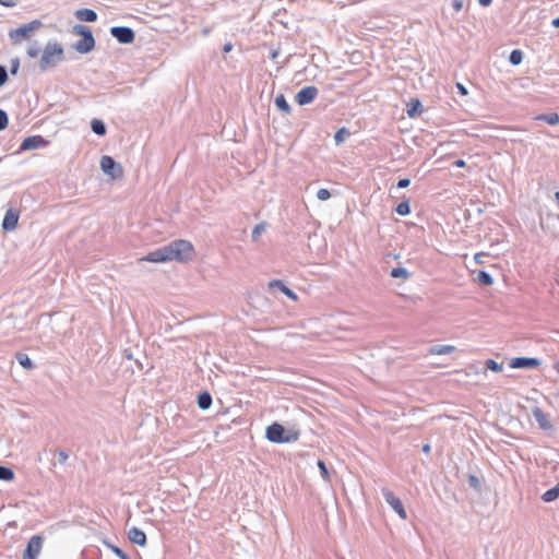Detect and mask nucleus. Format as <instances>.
I'll list each match as a JSON object with an SVG mask.
<instances>
[{
  "label": "nucleus",
  "instance_id": "1",
  "mask_svg": "<svg viewBox=\"0 0 559 559\" xmlns=\"http://www.w3.org/2000/svg\"><path fill=\"white\" fill-rule=\"evenodd\" d=\"M194 254V248L188 240L178 239L170 243L160 247L141 259V261H147L153 263H165L169 261H177L179 263H186L191 261Z\"/></svg>",
  "mask_w": 559,
  "mask_h": 559
},
{
  "label": "nucleus",
  "instance_id": "2",
  "mask_svg": "<svg viewBox=\"0 0 559 559\" xmlns=\"http://www.w3.org/2000/svg\"><path fill=\"white\" fill-rule=\"evenodd\" d=\"M63 58L64 51L62 46L57 41H48L39 59V69L47 71L48 69L55 68Z\"/></svg>",
  "mask_w": 559,
  "mask_h": 559
},
{
  "label": "nucleus",
  "instance_id": "3",
  "mask_svg": "<svg viewBox=\"0 0 559 559\" xmlns=\"http://www.w3.org/2000/svg\"><path fill=\"white\" fill-rule=\"evenodd\" d=\"M300 432L297 429H286L278 423H273L266 428L265 437L273 443H290L299 439Z\"/></svg>",
  "mask_w": 559,
  "mask_h": 559
},
{
  "label": "nucleus",
  "instance_id": "4",
  "mask_svg": "<svg viewBox=\"0 0 559 559\" xmlns=\"http://www.w3.org/2000/svg\"><path fill=\"white\" fill-rule=\"evenodd\" d=\"M72 33L76 36H82V39L78 40L73 48L79 53H88L91 52L95 47V38L93 36L92 31L83 25V24H76L72 28Z\"/></svg>",
  "mask_w": 559,
  "mask_h": 559
},
{
  "label": "nucleus",
  "instance_id": "5",
  "mask_svg": "<svg viewBox=\"0 0 559 559\" xmlns=\"http://www.w3.org/2000/svg\"><path fill=\"white\" fill-rule=\"evenodd\" d=\"M100 168L104 174L110 176L112 179H120L123 177V168L111 156L104 155L100 158Z\"/></svg>",
  "mask_w": 559,
  "mask_h": 559
},
{
  "label": "nucleus",
  "instance_id": "6",
  "mask_svg": "<svg viewBox=\"0 0 559 559\" xmlns=\"http://www.w3.org/2000/svg\"><path fill=\"white\" fill-rule=\"evenodd\" d=\"M39 20H33L27 24H23L20 27L10 31L9 36L12 40L17 41L20 37L28 38L31 34L41 27Z\"/></svg>",
  "mask_w": 559,
  "mask_h": 559
},
{
  "label": "nucleus",
  "instance_id": "7",
  "mask_svg": "<svg viewBox=\"0 0 559 559\" xmlns=\"http://www.w3.org/2000/svg\"><path fill=\"white\" fill-rule=\"evenodd\" d=\"M382 496L385 502L400 515L401 519L406 520L407 513L400 498L388 488L382 489Z\"/></svg>",
  "mask_w": 559,
  "mask_h": 559
},
{
  "label": "nucleus",
  "instance_id": "8",
  "mask_svg": "<svg viewBox=\"0 0 559 559\" xmlns=\"http://www.w3.org/2000/svg\"><path fill=\"white\" fill-rule=\"evenodd\" d=\"M44 538L40 535H34L27 543L23 554V559H36L40 554Z\"/></svg>",
  "mask_w": 559,
  "mask_h": 559
},
{
  "label": "nucleus",
  "instance_id": "9",
  "mask_svg": "<svg viewBox=\"0 0 559 559\" xmlns=\"http://www.w3.org/2000/svg\"><path fill=\"white\" fill-rule=\"evenodd\" d=\"M110 34L120 44H131L134 40V32L128 26H114L110 28Z\"/></svg>",
  "mask_w": 559,
  "mask_h": 559
},
{
  "label": "nucleus",
  "instance_id": "10",
  "mask_svg": "<svg viewBox=\"0 0 559 559\" xmlns=\"http://www.w3.org/2000/svg\"><path fill=\"white\" fill-rule=\"evenodd\" d=\"M318 94H319L318 88L316 86L309 85V86L301 88L297 93L295 100L300 106L308 105L316 99Z\"/></svg>",
  "mask_w": 559,
  "mask_h": 559
},
{
  "label": "nucleus",
  "instance_id": "11",
  "mask_svg": "<svg viewBox=\"0 0 559 559\" xmlns=\"http://www.w3.org/2000/svg\"><path fill=\"white\" fill-rule=\"evenodd\" d=\"M539 365V359L531 357H515L510 361V367L514 369H533Z\"/></svg>",
  "mask_w": 559,
  "mask_h": 559
},
{
  "label": "nucleus",
  "instance_id": "12",
  "mask_svg": "<svg viewBox=\"0 0 559 559\" xmlns=\"http://www.w3.org/2000/svg\"><path fill=\"white\" fill-rule=\"evenodd\" d=\"M47 144V141L41 135H32L23 140L20 146V151H32L43 147Z\"/></svg>",
  "mask_w": 559,
  "mask_h": 559
},
{
  "label": "nucleus",
  "instance_id": "13",
  "mask_svg": "<svg viewBox=\"0 0 559 559\" xmlns=\"http://www.w3.org/2000/svg\"><path fill=\"white\" fill-rule=\"evenodd\" d=\"M532 414L540 429L546 431L552 430L554 426L550 421L549 415L546 414L543 409L539 407H534Z\"/></svg>",
  "mask_w": 559,
  "mask_h": 559
},
{
  "label": "nucleus",
  "instance_id": "14",
  "mask_svg": "<svg viewBox=\"0 0 559 559\" xmlns=\"http://www.w3.org/2000/svg\"><path fill=\"white\" fill-rule=\"evenodd\" d=\"M17 222H19V213L13 209H9L5 212V215H4V218L2 222L3 230H5V231L14 230L16 228Z\"/></svg>",
  "mask_w": 559,
  "mask_h": 559
},
{
  "label": "nucleus",
  "instance_id": "15",
  "mask_svg": "<svg viewBox=\"0 0 559 559\" xmlns=\"http://www.w3.org/2000/svg\"><path fill=\"white\" fill-rule=\"evenodd\" d=\"M269 288L270 289H278L281 290L283 294H285L288 298H290L292 300H297V295L296 293H294L289 287H287L283 281L281 280H273L269 283Z\"/></svg>",
  "mask_w": 559,
  "mask_h": 559
},
{
  "label": "nucleus",
  "instance_id": "16",
  "mask_svg": "<svg viewBox=\"0 0 559 559\" xmlns=\"http://www.w3.org/2000/svg\"><path fill=\"white\" fill-rule=\"evenodd\" d=\"M129 539L139 546H145L146 545V535L145 533L138 528V527H131L128 532Z\"/></svg>",
  "mask_w": 559,
  "mask_h": 559
},
{
  "label": "nucleus",
  "instance_id": "17",
  "mask_svg": "<svg viewBox=\"0 0 559 559\" xmlns=\"http://www.w3.org/2000/svg\"><path fill=\"white\" fill-rule=\"evenodd\" d=\"M75 16L84 22H95L97 20V13L92 9H80L75 12Z\"/></svg>",
  "mask_w": 559,
  "mask_h": 559
},
{
  "label": "nucleus",
  "instance_id": "18",
  "mask_svg": "<svg viewBox=\"0 0 559 559\" xmlns=\"http://www.w3.org/2000/svg\"><path fill=\"white\" fill-rule=\"evenodd\" d=\"M455 350L453 345H433L429 348L430 355H449Z\"/></svg>",
  "mask_w": 559,
  "mask_h": 559
},
{
  "label": "nucleus",
  "instance_id": "19",
  "mask_svg": "<svg viewBox=\"0 0 559 559\" xmlns=\"http://www.w3.org/2000/svg\"><path fill=\"white\" fill-rule=\"evenodd\" d=\"M558 498H559V481L552 488L546 490L542 496V499L545 502H551Z\"/></svg>",
  "mask_w": 559,
  "mask_h": 559
},
{
  "label": "nucleus",
  "instance_id": "20",
  "mask_svg": "<svg viewBox=\"0 0 559 559\" xmlns=\"http://www.w3.org/2000/svg\"><path fill=\"white\" fill-rule=\"evenodd\" d=\"M212 405V395L209 393V392H202L199 396H198V406L205 411V409H209Z\"/></svg>",
  "mask_w": 559,
  "mask_h": 559
},
{
  "label": "nucleus",
  "instance_id": "21",
  "mask_svg": "<svg viewBox=\"0 0 559 559\" xmlns=\"http://www.w3.org/2000/svg\"><path fill=\"white\" fill-rule=\"evenodd\" d=\"M536 120H542V121L547 122L550 126H556L559 123V115L556 112L542 114L536 117Z\"/></svg>",
  "mask_w": 559,
  "mask_h": 559
},
{
  "label": "nucleus",
  "instance_id": "22",
  "mask_svg": "<svg viewBox=\"0 0 559 559\" xmlns=\"http://www.w3.org/2000/svg\"><path fill=\"white\" fill-rule=\"evenodd\" d=\"M92 131L97 135H105L106 134V126L105 123L99 119H93L91 122Z\"/></svg>",
  "mask_w": 559,
  "mask_h": 559
},
{
  "label": "nucleus",
  "instance_id": "23",
  "mask_svg": "<svg viewBox=\"0 0 559 559\" xmlns=\"http://www.w3.org/2000/svg\"><path fill=\"white\" fill-rule=\"evenodd\" d=\"M275 105L283 112L290 114V106L283 94H280L275 97Z\"/></svg>",
  "mask_w": 559,
  "mask_h": 559
},
{
  "label": "nucleus",
  "instance_id": "24",
  "mask_svg": "<svg viewBox=\"0 0 559 559\" xmlns=\"http://www.w3.org/2000/svg\"><path fill=\"white\" fill-rule=\"evenodd\" d=\"M15 357H16V360L19 361V364L23 368H25L27 370H31L34 368V364H33L32 359L26 354L17 353Z\"/></svg>",
  "mask_w": 559,
  "mask_h": 559
},
{
  "label": "nucleus",
  "instance_id": "25",
  "mask_svg": "<svg viewBox=\"0 0 559 559\" xmlns=\"http://www.w3.org/2000/svg\"><path fill=\"white\" fill-rule=\"evenodd\" d=\"M350 135V132L347 128L342 127L338 129L334 134V141L337 145L343 143L348 136Z\"/></svg>",
  "mask_w": 559,
  "mask_h": 559
},
{
  "label": "nucleus",
  "instance_id": "26",
  "mask_svg": "<svg viewBox=\"0 0 559 559\" xmlns=\"http://www.w3.org/2000/svg\"><path fill=\"white\" fill-rule=\"evenodd\" d=\"M478 283L490 286L493 283L492 276L486 271H479L477 274Z\"/></svg>",
  "mask_w": 559,
  "mask_h": 559
},
{
  "label": "nucleus",
  "instance_id": "27",
  "mask_svg": "<svg viewBox=\"0 0 559 559\" xmlns=\"http://www.w3.org/2000/svg\"><path fill=\"white\" fill-rule=\"evenodd\" d=\"M14 479V472L7 466L0 465V480L10 481Z\"/></svg>",
  "mask_w": 559,
  "mask_h": 559
},
{
  "label": "nucleus",
  "instance_id": "28",
  "mask_svg": "<svg viewBox=\"0 0 559 559\" xmlns=\"http://www.w3.org/2000/svg\"><path fill=\"white\" fill-rule=\"evenodd\" d=\"M395 211L397 214L405 216L411 213V204L408 200H404L401 203L397 204L395 207Z\"/></svg>",
  "mask_w": 559,
  "mask_h": 559
},
{
  "label": "nucleus",
  "instance_id": "29",
  "mask_svg": "<svg viewBox=\"0 0 559 559\" xmlns=\"http://www.w3.org/2000/svg\"><path fill=\"white\" fill-rule=\"evenodd\" d=\"M390 275L393 278H408L409 272L405 267H394L391 270Z\"/></svg>",
  "mask_w": 559,
  "mask_h": 559
},
{
  "label": "nucleus",
  "instance_id": "30",
  "mask_svg": "<svg viewBox=\"0 0 559 559\" xmlns=\"http://www.w3.org/2000/svg\"><path fill=\"white\" fill-rule=\"evenodd\" d=\"M522 60H523V53L521 50L514 49L511 51V53L509 56V61L511 64L518 66L522 62Z\"/></svg>",
  "mask_w": 559,
  "mask_h": 559
},
{
  "label": "nucleus",
  "instance_id": "31",
  "mask_svg": "<svg viewBox=\"0 0 559 559\" xmlns=\"http://www.w3.org/2000/svg\"><path fill=\"white\" fill-rule=\"evenodd\" d=\"M265 229H266V224L264 222L255 225L252 230V234H251L252 240L257 241L259 239V237L261 236V234H263L265 231Z\"/></svg>",
  "mask_w": 559,
  "mask_h": 559
},
{
  "label": "nucleus",
  "instance_id": "32",
  "mask_svg": "<svg viewBox=\"0 0 559 559\" xmlns=\"http://www.w3.org/2000/svg\"><path fill=\"white\" fill-rule=\"evenodd\" d=\"M421 106L420 102L419 100H412L408 105H407V114L409 117H415L417 115V110L418 108Z\"/></svg>",
  "mask_w": 559,
  "mask_h": 559
},
{
  "label": "nucleus",
  "instance_id": "33",
  "mask_svg": "<svg viewBox=\"0 0 559 559\" xmlns=\"http://www.w3.org/2000/svg\"><path fill=\"white\" fill-rule=\"evenodd\" d=\"M320 472H321V476L322 478L325 480V481H330L331 479V476H330V472L325 465V463L322 461V460H319L318 463H317Z\"/></svg>",
  "mask_w": 559,
  "mask_h": 559
},
{
  "label": "nucleus",
  "instance_id": "34",
  "mask_svg": "<svg viewBox=\"0 0 559 559\" xmlns=\"http://www.w3.org/2000/svg\"><path fill=\"white\" fill-rule=\"evenodd\" d=\"M106 545L120 559H130V557L121 548H119L110 543H106Z\"/></svg>",
  "mask_w": 559,
  "mask_h": 559
},
{
  "label": "nucleus",
  "instance_id": "35",
  "mask_svg": "<svg viewBox=\"0 0 559 559\" xmlns=\"http://www.w3.org/2000/svg\"><path fill=\"white\" fill-rule=\"evenodd\" d=\"M468 485L474 488L476 491H480L481 489V484H480V480L477 476L471 474L468 476Z\"/></svg>",
  "mask_w": 559,
  "mask_h": 559
},
{
  "label": "nucleus",
  "instance_id": "36",
  "mask_svg": "<svg viewBox=\"0 0 559 559\" xmlns=\"http://www.w3.org/2000/svg\"><path fill=\"white\" fill-rule=\"evenodd\" d=\"M486 367L491 370V371H495V372H500L502 370V365L497 362L496 360L493 359H488L486 361Z\"/></svg>",
  "mask_w": 559,
  "mask_h": 559
},
{
  "label": "nucleus",
  "instance_id": "37",
  "mask_svg": "<svg viewBox=\"0 0 559 559\" xmlns=\"http://www.w3.org/2000/svg\"><path fill=\"white\" fill-rule=\"evenodd\" d=\"M39 52H40V48L37 45V43H34V44L29 45V47L27 48V56L29 58L38 57Z\"/></svg>",
  "mask_w": 559,
  "mask_h": 559
},
{
  "label": "nucleus",
  "instance_id": "38",
  "mask_svg": "<svg viewBox=\"0 0 559 559\" xmlns=\"http://www.w3.org/2000/svg\"><path fill=\"white\" fill-rule=\"evenodd\" d=\"M9 124V117L5 110L0 109V131L4 130Z\"/></svg>",
  "mask_w": 559,
  "mask_h": 559
},
{
  "label": "nucleus",
  "instance_id": "39",
  "mask_svg": "<svg viewBox=\"0 0 559 559\" xmlns=\"http://www.w3.org/2000/svg\"><path fill=\"white\" fill-rule=\"evenodd\" d=\"M56 455H57L58 462L62 465L66 464L67 460L69 459V453L62 449L58 450Z\"/></svg>",
  "mask_w": 559,
  "mask_h": 559
},
{
  "label": "nucleus",
  "instance_id": "40",
  "mask_svg": "<svg viewBox=\"0 0 559 559\" xmlns=\"http://www.w3.org/2000/svg\"><path fill=\"white\" fill-rule=\"evenodd\" d=\"M331 197V193L328 189H319L318 192H317V198L320 200V201H326L328 199H330Z\"/></svg>",
  "mask_w": 559,
  "mask_h": 559
},
{
  "label": "nucleus",
  "instance_id": "41",
  "mask_svg": "<svg viewBox=\"0 0 559 559\" xmlns=\"http://www.w3.org/2000/svg\"><path fill=\"white\" fill-rule=\"evenodd\" d=\"M8 81V71L4 66H0V87Z\"/></svg>",
  "mask_w": 559,
  "mask_h": 559
},
{
  "label": "nucleus",
  "instance_id": "42",
  "mask_svg": "<svg viewBox=\"0 0 559 559\" xmlns=\"http://www.w3.org/2000/svg\"><path fill=\"white\" fill-rule=\"evenodd\" d=\"M19 68H20V60L17 58H15L11 61V70H10L11 74L15 75L19 71Z\"/></svg>",
  "mask_w": 559,
  "mask_h": 559
},
{
  "label": "nucleus",
  "instance_id": "43",
  "mask_svg": "<svg viewBox=\"0 0 559 559\" xmlns=\"http://www.w3.org/2000/svg\"><path fill=\"white\" fill-rule=\"evenodd\" d=\"M411 185V179L408 178H402L397 182V188L404 189L407 188Z\"/></svg>",
  "mask_w": 559,
  "mask_h": 559
},
{
  "label": "nucleus",
  "instance_id": "44",
  "mask_svg": "<svg viewBox=\"0 0 559 559\" xmlns=\"http://www.w3.org/2000/svg\"><path fill=\"white\" fill-rule=\"evenodd\" d=\"M452 5L456 12H460L463 8V1L462 0H453Z\"/></svg>",
  "mask_w": 559,
  "mask_h": 559
},
{
  "label": "nucleus",
  "instance_id": "45",
  "mask_svg": "<svg viewBox=\"0 0 559 559\" xmlns=\"http://www.w3.org/2000/svg\"><path fill=\"white\" fill-rule=\"evenodd\" d=\"M456 88L459 93L463 96L467 95V88L462 83H456Z\"/></svg>",
  "mask_w": 559,
  "mask_h": 559
},
{
  "label": "nucleus",
  "instance_id": "46",
  "mask_svg": "<svg viewBox=\"0 0 559 559\" xmlns=\"http://www.w3.org/2000/svg\"><path fill=\"white\" fill-rule=\"evenodd\" d=\"M0 4L8 8H12L15 5V2L13 0H0Z\"/></svg>",
  "mask_w": 559,
  "mask_h": 559
},
{
  "label": "nucleus",
  "instance_id": "47",
  "mask_svg": "<svg viewBox=\"0 0 559 559\" xmlns=\"http://www.w3.org/2000/svg\"><path fill=\"white\" fill-rule=\"evenodd\" d=\"M481 7H488L491 4L492 0H478Z\"/></svg>",
  "mask_w": 559,
  "mask_h": 559
},
{
  "label": "nucleus",
  "instance_id": "48",
  "mask_svg": "<svg viewBox=\"0 0 559 559\" xmlns=\"http://www.w3.org/2000/svg\"><path fill=\"white\" fill-rule=\"evenodd\" d=\"M453 164H454V166H456V167H464V166H465V160H463V159H456Z\"/></svg>",
  "mask_w": 559,
  "mask_h": 559
},
{
  "label": "nucleus",
  "instance_id": "49",
  "mask_svg": "<svg viewBox=\"0 0 559 559\" xmlns=\"http://www.w3.org/2000/svg\"><path fill=\"white\" fill-rule=\"evenodd\" d=\"M551 25L556 28L559 27V16L552 20Z\"/></svg>",
  "mask_w": 559,
  "mask_h": 559
},
{
  "label": "nucleus",
  "instance_id": "50",
  "mask_svg": "<svg viewBox=\"0 0 559 559\" xmlns=\"http://www.w3.org/2000/svg\"><path fill=\"white\" fill-rule=\"evenodd\" d=\"M278 53H280V52H278V50H273V51L271 52V59H273V60H274V59H276V58H277V56H278Z\"/></svg>",
  "mask_w": 559,
  "mask_h": 559
},
{
  "label": "nucleus",
  "instance_id": "51",
  "mask_svg": "<svg viewBox=\"0 0 559 559\" xmlns=\"http://www.w3.org/2000/svg\"><path fill=\"white\" fill-rule=\"evenodd\" d=\"M223 50H224V52H228V51H230V50H231V44H226V45L224 46V49H223Z\"/></svg>",
  "mask_w": 559,
  "mask_h": 559
},
{
  "label": "nucleus",
  "instance_id": "52",
  "mask_svg": "<svg viewBox=\"0 0 559 559\" xmlns=\"http://www.w3.org/2000/svg\"><path fill=\"white\" fill-rule=\"evenodd\" d=\"M555 200H556L558 209H559V191L555 192Z\"/></svg>",
  "mask_w": 559,
  "mask_h": 559
},
{
  "label": "nucleus",
  "instance_id": "53",
  "mask_svg": "<svg viewBox=\"0 0 559 559\" xmlns=\"http://www.w3.org/2000/svg\"><path fill=\"white\" fill-rule=\"evenodd\" d=\"M423 451L424 452H429L430 451V445L429 444H424L423 445Z\"/></svg>",
  "mask_w": 559,
  "mask_h": 559
},
{
  "label": "nucleus",
  "instance_id": "54",
  "mask_svg": "<svg viewBox=\"0 0 559 559\" xmlns=\"http://www.w3.org/2000/svg\"><path fill=\"white\" fill-rule=\"evenodd\" d=\"M555 369L559 373V361L555 365Z\"/></svg>",
  "mask_w": 559,
  "mask_h": 559
},
{
  "label": "nucleus",
  "instance_id": "55",
  "mask_svg": "<svg viewBox=\"0 0 559 559\" xmlns=\"http://www.w3.org/2000/svg\"><path fill=\"white\" fill-rule=\"evenodd\" d=\"M548 218H559V215H548Z\"/></svg>",
  "mask_w": 559,
  "mask_h": 559
},
{
  "label": "nucleus",
  "instance_id": "56",
  "mask_svg": "<svg viewBox=\"0 0 559 559\" xmlns=\"http://www.w3.org/2000/svg\"><path fill=\"white\" fill-rule=\"evenodd\" d=\"M475 259H476L477 261H480L479 254H476V255H475Z\"/></svg>",
  "mask_w": 559,
  "mask_h": 559
},
{
  "label": "nucleus",
  "instance_id": "57",
  "mask_svg": "<svg viewBox=\"0 0 559 559\" xmlns=\"http://www.w3.org/2000/svg\"><path fill=\"white\" fill-rule=\"evenodd\" d=\"M475 259H476L477 261H480L479 254H476V255H475Z\"/></svg>",
  "mask_w": 559,
  "mask_h": 559
}]
</instances>
